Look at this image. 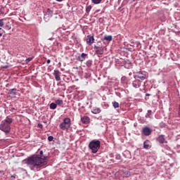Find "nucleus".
Masks as SVG:
<instances>
[{"instance_id":"obj_1","label":"nucleus","mask_w":180,"mask_h":180,"mask_svg":"<svg viewBox=\"0 0 180 180\" xmlns=\"http://www.w3.org/2000/svg\"><path fill=\"white\" fill-rule=\"evenodd\" d=\"M47 156H43V150H40L39 155L29 157L22 160L31 169V171H40L44 165H47Z\"/></svg>"},{"instance_id":"obj_2","label":"nucleus","mask_w":180,"mask_h":180,"mask_svg":"<svg viewBox=\"0 0 180 180\" xmlns=\"http://www.w3.org/2000/svg\"><path fill=\"white\" fill-rule=\"evenodd\" d=\"M13 122V119L9 116H7L5 120L1 122L0 130L4 133H10L11 124H12Z\"/></svg>"},{"instance_id":"obj_3","label":"nucleus","mask_w":180,"mask_h":180,"mask_svg":"<svg viewBox=\"0 0 180 180\" xmlns=\"http://www.w3.org/2000/svg\"><path fill=\"white\" fill-rule=\"evenodd\" d=\"M89 148L91 150L93 154H96L101 148V141L97 139L91 141L89 143Z\"/></svg>"},{"instance_id":"obj_4","label":"nucleus","mask_w":180,"mask_h":180,"mask_svg":"<svg viewBox=\"0 0 180 180\" xmlns=\"http://www.w3.org/2000/svg\"><path fill=\"white\" fill-rule=\"evenodd\" d=\"M60 130H68L71 127V119L70 117H65L63 119L62 123L59 124Z\"/></svg>"},{"instance_id":"obj_5","label":"nucleus","mask_w":180,"mask_h":180,"mask_svg":"<svg viewBox=\"0 0 180 180\" xmlns=\"http://www.w3.org/2000/svg\"><path fill=\"white\" fill-rule=\"evenodd\" d=\"M134 78L139 79V81H141L142 82L144 79H147V72L146 71L140 70L139 72H134Z\"/></svg>"},{"instance_id":"obj_6","label":"nucleus","mask_w":180,"mask_h":180,"mask_svg":"<svg viewBox=\"0 0 180 180\" xmlns=\"http://www.w3.org/2000/svg\"><path fill=\"white\" fill-rule=\"evenodd\" d=\"M153 133V129L148 127H144L142 129V134L143 136H150V134Z\"/></svg>"},{"instance_id":"obj_7","label":"nucleus","mask_w":180,"mask_h":180,"mask_svg":"<svg viewBox=\"0 0 180 180\" xmlns=\"http://www.w3.org/2000/svg\"><path fill=\"white\" fill-rule=\"evenodd\" d=\"M142 81L139 79H135L132 81V86L135 89L140 88L141 86Z\"/></svg>"},{"instance_id":"obj_8","label":"nucleus","mask_w":180,"mask_h":180,"mask_svg":"<svg viewBox=\"0 0 180 180\" xmlns=\"http://www.w3.org/2000/svg\"><path fill=\"white\" fill-rule=\"evenodd\" d=\"M81 122L83 123V124H89V123H91V118L86 115H84L81 117Z\"/></svg>"},{"instance_id":"obj_9","label":"nucleus","mask_w":180,"mask_h":180,"mask_svg":"<svg viewBox=\"0 0 180 180\" xmlns=\"http://www.w3.org/2000/svg\"><path fill=\"white\" fill-rule=\"evenodd\" d=\"M86 41L89 44V46H91V44H94L95 41V38L93 35H87V39Z\"/></svg>"},{"instance_id":"obj_10","label":"nucleus","mask_w":180,"mask_h":180,"mask_svg":"<svg viewBox=\"0 0 180 180\" xmlns=\"http://www.w3.org/2000/svg\"><path fill=\"white\" fill-rule=\"evenodd\" d=\"M156 140L158 141V143H160V144H164V143H167V141H165V135H159Z\"/></svg>"},{"instance_id":"obj_11","label":"nucleus","mask_w":180,"mask_h":180,"mask_svg":"<svg viewBox=\"0 0 180 180\" xmlns=\"http://www.w3.org/2000/svg\"><path fill=\"white\" fill-rule=\"evenodd\" d=\"M53 16V11L50 8H47L44 13L45 18H51Z\"/></svg>"},{"instance_id":"obj_12","label":"nucleus","mask_w":180,"mask_h":180,"mask_svg":"<svg viewBox=\"0 0 180 180\" xmlns=\"http://www.w3.org/2000/svg\"><path fill=\"white\" fill-rule=\"evenodd\" d=\"M86 57H88V54L82 53L81 56H78L77 60L78 61H80V63H82V61L85 60V58H86Z\"/></svg>"},{"instance_id":"obj_13","label":"nucleus","mask_w":180,"mask_h":180,"mask_svg":"<svg viewBox=\"0 0 180 180\" xmlns=\"http://www.w3.org/2000/svg\"><path fill=\"white\" fill-rule=\"evenodd\" d=\"M60 74H61V72H60L59 70H54L53 75L55 77L56 81H60L61 80V77H60Z\"/></svg>"},{"instance_id":"obj_14","label":"nucleus","mask_w":180,"mask_h":180,"mask_svg":"<svg viewBox=\"0 0 180 180\" xmlns=\"http://www.w3.org/2000/svg\"><path fill=\"white\" fill-rule=\"evenodd\" d=\"M12 20L8 21L4 26V29H6V30H11V29H12Z\"/></svg>"},{"instance_id":"obj_15","label":"nucleus","mask_w":180,"mask_h":180,"mask_svg":"<svg viewBox=\"0 0 180 180\" xmlns=\"http://www.w3.org/2000/svg\"><path fill=\"white\" fill-rule=\"evenodd\" d=\"M105 40H106V41H112V40H113V37L112 35H105L102 41H105Z\"/></svg>"},{"instance_id":"obj_16","label":"nucleus","mask_w":180,"mask_h":180,"mask_svg":"<svg viewBox=\"0 0 180 180\" xmlns=\"http://www.w3.org/2000/svg\"><path fill=\"white\" fill-rule=\"evenodd\" d=\"M122 154L125 158H129V159L131 158V153H130V151L129 150L124 151Z\"/></svg>"},{"instance_id":"obj_17","label":"nucleus","mask_w":180,"mask_h":180,"mask_svg":"<svg viewBox=\"0 0 180 180\" xmlns=\"http://www.w3.org/2000/svg\"><path fill=\"white\" fill-rule=\"evenodd\" d=\"M96 54H97V56H102V54H103L104 51H103V46H101L100 49L96 50Z\"/></svg>"},{"instance_id":"obj_18","label":"nucleus","mask_w":180,"mask_h":180,"mask_svg":"<svg viewBox=\"0 0 180 180\" xmlns=\"http://www.w3.org/2000/svg\"><path fill=\"white\" fill-rule=\"evenodd\" d=\"M143 148H145V150H148V148H150V141L146 140V141L143 142Z\"/></svg>"},{"instance_id":"obj_19","label":"nucleus","mask_w":180,"mask_h":180,"mask_svg":"<svg viewBox=\"0 0 180 180\" xmlns=\"http://www.w3.org/2000/svg\"><path fill=\"white\" fill-rule=\"evenodd\" d=\"M101 110L99 108H94L91 110V113H93L94 115H98V113H101Z\"/></svg>"},{"instance_id":"obj_20","label":"nucleus","mask_w":180,"mask_h":180,"mask_svg":"<svg viewBox=\"0 0 180 180\" xmlns=\"http://www.w3.org/2000/svg\"><path fill=\"white\" fill-rule=\"evenodd\" d=\"M93 64H94V62L92 61V60H88L86 62V65L87 68H91V67H92Z\"/></svg>"},{"instance_id":"obj_21","label":"nucleus","mask_w":180,"mask_h":180,"mask_svg":"<svg viewBox=\"0 0 180 180\" xmlns=\"http://www.w3.org/2000/svg\"><path fill=\"white\" fill-rule=\"evenodd\" d=\"M131 63H130L129 61H128V62H126L125 63H124V68H127V69H129V68H131Z\"/></svg>"},{"instance_id":"obj_22","label":"nucleus","mask_w":180,"mask_h":180,"mask_svg":"<svg viewBox=\"0 0 180 180\" xmlns=\"http://www.w3.org/2000/svg\"><path fill=\"white\" fill-rule=\"evenodd\" d=\"M50 109L54 110L57 108V104L55 103H51L49 105Z\"/></svg>"},{"instance_id":"obj_23","label":"nucleus","mask_w":180,"mask_h":180,"mask_svg":"<svg viewBox=\"0 0 180 180\" xmlns=\"http://www.w3.org/2000/svg\"><path fill=\"white\" fill-rule=\"evenodd\" d=\"M16 91H17L16 89H11L9 90L10 94L11 95H16Z\"/></svg>"},{"instance_id":"obj_24","label":"nucleus","mask_w":180,"mask_h":180,"mask_svg":"<svg viewBox=\"0 0 180 180\" xmlns=\"http://www.w3.org/2000/svg\"><path fill=\"white\" fill-rule=\"evenodd\" d=\"M91 2L94 4V5H99V4L102 2V0H91Z\"/></svg>"},{"instance_id":"obj_25","label":"nucleus","mask_w":180,"mask_h":180,"mask_svg":"<svg viewBox=\"0 0 180 180\" xmlns=\"http://www.w3.org/2000/svg\"><path fill=\"white\" fill-rule=\"evenodd\" d=\"M92 9V6H88L86 7V13H89Z\"/></svg>"},{"instance_id":"obj_26","label":"nucleus","mask_w":180,"mask_h":180,"mask_svg":"<svg viewBox=\"0 0 180 180\" xmlns=\"http://www.w3.org/2000/svg\"><path fill=\"white\" fill-rule=\"evenodd\" d=\"M112 106L115 109H117L119 108V103L115 101L112 103Z\"/></svg>"},{"instance_id":"obj_27","label":"nucleus","mask_w":180,"mask_h":180,"mask_svg":"<svg viewBox=\"0 0 180 180\" xmlns=\"http://www.w3.org/2000/svg\"><path fill=\"white\" fill-rule=\"evenodd\" d=\"M56 105H59L60 106V105H63V100L58 99L56 101Z\"/></svg>"},{"instance_id":"obj_28","label":"nucleus","mask_w":180,"mask_h":180,"mask_svg":"<svg viewBox=\"0 0 180 180\" xmlns=\"http://www.w3.org/2000/svg\"><path fill=\"white\" fill-rule=\"evenodd\" d=\"M153 111L151 110H148V112L146 115V117H150V115H152Z\"/></svg>"},{"instance_id":"obj_29","label":"nucleus","mask_w":180,"mask_h":180,"mask_svg":"<svg viewBox=\"0 0 180 180\" xmlns=\"http://www.w3.org/2000/svg\"><path fill=\"white\" fill-rule=\"evenodd\" d=\"M166 126H167V124H165V123H164L162 122L160 123V129H164V127H165Z\"/></svg>"},{"instance_id":"obj_30","label":"nucleus","mask_w":180,"mask_h":180,"mask_svg":"<svg viewBox=\"0 0 180 180\" xmlns=\"http://www.w3.org/2000/svg\"><path fill=\"white\" fill-rule=\"evenodd\" d=\"M115 160H122V156L119 154L115 155Z\"/></svg>"},{"instance_id":"obj_31","label":"nucleus","mask_w":180,"mask_h":180,"mask_svg":"<svg viewBox=\"0 0 180 180\" xmlns=\"http://www.w3.org/2000/svg\"><path fill=\"white\" fill-rule=\"evenodd\" d=\"M4 27V19H1L0 20V27Z\"/></svg>"},{"instance_id":"obj_32","label":"nucleus","mask_w":180,"mask_h":180,"mask_svg":"<svg viewBox=\"0 0 180 180\" xmlns=\"http://www.w3.org/2000/svg\"><path fill=\"white\" fill-rule=\"evenodd\" d=\"M53 139H54V137H53V136H49L48 137L49 141H53Z\"/></svg>"},{"instance_id":"obj_33","label":"nucleus","mask_w":180,"mask_h":180,"mask_svg":"<svg viewBox=\"0 0 180 180\" xmlns=\"http://www.w3.org/2000/svg\"><path fill=\"white\" fill-rule=\"evenodd\" d=\"M32 60H33V58H27L25 61H26V63H30V61H32Z\"/></svg>"},{"instance_id":"obj_34","label":"nucleus","mask_w":180,"mask_h":180,"mask_svg":"<svg viewBox=\"0 0 180 180\" xmlns=\"http://www.w3.org/2000/svg\"><path fill=\"white\" fill-rule=\"evenodd\" d=\"M99 49H101V46H98L96 45H94V50H95V51H96V50H99Z\"/></svg>"},{"instance_id":"obj_35","label":"nucleus","mask_w":180,"mask_h":180,"mask_svg":"<svg viewBox=\"0 0 180 180\" xmlns=\"http://www.w3.org/2000/svg\"><path fill=\"white\" fill-rule=\"evenodd\" d=\"M136 44L137 46V47H139V49L141 48V45L140 44V42H136Z\"/></svg>"},{"instance_id":"obj_36","label":"nucleus","mask_w":180,"mask_h":180,"mask_svg":"<svg viewBox=\"0 0 180 180\" xmlns=\"http://www.w3.org/2000/svg\"><path fill=\"white\" fill-rule=\"evenodd\" d=\"M13 110H16V109L13 107L10 108V112H13Z\"/></svg>"},{"instance_id":"obj_37","label":"nucleus","mask_w":180,"mask_h":180,"mask_svg":"<svg viewBox=\"0 0 180 180\" xmlns=\"http://www.w3.org/2000/svg\"><path fill=\"white\" fill-rule=\"evenodd\" d=\"M47 64H50L51 63V60L50 59H48L46 60Z\"/></svg>"},{"instance_id":"obj_38","label":"nucleus","mask_w":180,"mask_h":180,"mask_svg":"<svg viewBox=\"0 0 180 180\" xmlns=\"http://www.w3.org/2000/svg\"><path fill=\"white\" fill-rule=\"evenodd\" d=\"M62 86H64V88L63 89V91H65V84H62Z\"/></svg>"},{"instance_id":"obj_39","label":"nucleus","mask_w":180,"mask_h":180,"mask_svg":"<svg viewBox=\"0 0 180 180\" xmlns=\"http://www.w3.org/2000/svg\"><path fill=\"white\" fill-rule=\"evenodd\" d=\"M146 96H150V94H148V93H146Z\"/></svg>"},{"instance_id":"obj_40","label":"nucleus","mask_w":180,"mask_h":180,"mask_svg":"<svg viewBox=\"0 0 180 180\" xmlns=\"http://www.w3.org/2000/svg\"><path fill=\"white\" fill-rule=\"evenodd\" d=\"M58 2H63V0H56Z\"/></svg>"},{"instance_id":"obj_41","label":"nucleus","mask_w":180,"mask_h":180,"mask_svg":"<svg viewBox=\"0 0 180 180\" xmlns=\"http://www.w3.org/2000/svg\"><path fill=\"white\" fill-rule=\"evenodd\" d=\"M0 37H2V32H0Z\"/></svg>"},{"instance_id":"obj_42","label":"nucleus","mask_w":180,"mask_h":180,"mask_svg":"<svg viewBox=\"0 0 180 180\" xmlns=\"http://www.w3.org/2000/svg\"><path fill=\"white\" fill-rule=\"evenodd\" d=\"M11 178H15V176L12 175V176H11Z\"/></svg>"},{"instance_id":"obj_43","label":"nucleus","mask_w":180,"mask_h":180,"mask_svg":"<svg viewBox=\"0 0 180 180\" xmlns=\"http://www.w3.org/2000/svg\"><path fill=\"white\" fill-rule=\"evenodd\" d=\"M123 78H126V77H122V79H123Z\"/></svg>"},{"instance_id":"obj_44","label":"nucleus","mask_w":180,"mask_h":180,"mask_svg":"<svg viewBox=\"0 0 180 180\" xmlns=\"http://www.w3.org/2000/svg\"><path fill=\"white\" fill-rule=\"evenodd\" d=\"M101 20H102V18H100V19H99V21H100V22H101Z\"/></svg>"},{"instance_id":"obj_45","label":"nucleus","mask_w":180,"mask_h":180,"mask_svg":"<svg viewBox=\"0 0 180 180\" xmlns=\"http://www.w3.org/2000/svg\"><path fill=\"white\" fill-rule=\"evenodd\" d=\"M129 75H131V73H129Z\"/></svg>"},{"instance_id":"obj_46","label":"nucleus","mask_w":180,"mask_h":180,"mask_svg":"<svg viewBox=\"0 0 180 180\" xmlns=\"http://www.w3.org/2000/svg\"><path fill=\"white\" fill-rule=\"evenodd\" d=\"M134 1H136V0H132L133 2H134Z\"/></svg>"}]
</instances>
